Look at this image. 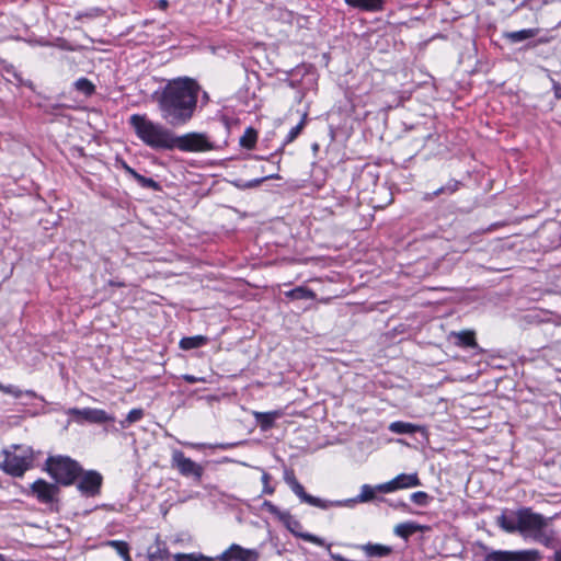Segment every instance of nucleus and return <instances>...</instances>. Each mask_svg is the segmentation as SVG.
I'll return each mask as SVG.
<instances>
[{
    "instance_id": "obj_52",
    "label": "nucleus",
    "mask_w": 561,
    "mask_h": 561,
    "mask_svg": "<svg viewBox=\"0 0 561 561\" xmlns=\"http://www.w3.org/2000/svg\"><path fill=\"white\" fill-rule=\"evenodd\" d=\"M169 7V1L168 0H158L157 2V8L160 9V10H167V8Z\"/></svg>"
},
{
    "instance_id": "obj_54",
    "label": "nucleus",
    "mask_w": 561,
    "mask_h": 561,
    "mask_svg": "<svg viewBox=\"0 0 561 561\" xmlns=\"http://www.w3.org/2000/svg\"><path fill=\"white\" fill-rule=\"evenodd\" d=\"M552 561H561V549L554 551L552 556Z\"/></svg>"
},
{
    "instance_id": "obj_35",
    "label": "nucleus",
    "mask_w": 561,
    "mask_h": 561,
    "mask_svg": "<svg viewBox=\"0 0 561 561\" xmlns=\"http://www.w3.org/2000/svg\"><path fill=\"white\" fill-rule=\"evenodd\" d=\"M75 88L87 96L93 94L95 91L94 84L87 78H79L75 82Z\"/></svg>"
},
{
    "instance_id": "obj_41",
    "label": "nucleus",
    "mask_w": 561,
    "mask_h": 561,
    "mask_svg": "<svg viewBox=\"0 0 561 561\" xmlns=\"http://www.w3.org/2000/svg\"><path fill=\"white\" fill-rule=\"evenodd\" d=\"M261 480H262V483H263V491H262V493L263 494L272 495L275 492V489L270 485L271 476L267 472L263 471Z\"/></svg>"
},
{
    "instance_id": "obj_43",
    "label": "nucleus",
    "mask_w": 561,
    "mask_h": 561,
    "mask_svg": "<svg viewBox=\"0 0 561 561\" xmlns=\"http://www.w3.org/2000/svg\"><path fill=\"white\" fill-rule=\"evenodd\" d=\"M432 138H433V135H432V134H427V135H425V136L421 139L420 144H415L416 152H419L421 149H423V148L425 147L426 142H427L430 139H432Z\"/></svg>"
},
{
    "instance_id": "obj_36",
    "label": "nucleus",
    "mask_w": 561,
    "mask_h": 561,
    "mask_svg": "<svg viewBox=\"0 0 561 561\" xmlns=\"http://www.w3.org/2000/svg\"><path fill=\"white\" fill-rule=\"evenodd\" d=\"M8 449H11L16 456H25L30 459V462H34V453L30 446L26 445H11Z\"/></svg>"
},
{
    "instance_id": "obj_49",
    "label": "nucleus",
    "mask_w": 561,
    "mask_h": 561,
    "mask_svg": "<svg viewBox=\"0 0 561 561\" xmlns=\"http://www.w3.org/2000/svg\"><path fill=\"white\" fill-rule=\"evenodd\" d=\"M505 35H518V36H522V35H534V34H533V30H520V31H515V32L506 33Z\"/></svg>"
},
{
    "instance_id": "obj_29",
    "label": "nucleus",
    "mask_w": 561,
    "mask_h": 561,
    "mask_svg": "<svg viewBox=\"0 0 561 561\" xmlns=\"http://www.w3.org/2000/svg\"><path fill=\"white\" fill-rule=\"evenodd\" d=\"M104 546L114 548L117 554H119L124 561H131V557L129 554V546L126 541L107 540L106 542H104Z\"/></svg>"
},
{
    "instance_id": "obj_31",
    "label": "nucleus",
    "mask_w": 561,
    "mask_h": 561,
    "mask_svg": "<svg viewBox=\"0 0 561 561\" xmlns=\"http://www.w3.org/2000/svg\"><path fill=\"white\" fill-rule=\"evenodd\" d=\"M307 123V113H304L299 123L290 128L287 136L284 139L283 147L293 142L302 131Z\"/></svg>"
},
{
    "instance_id": "obj_2",
    "label": "nucleus",
    "mask_w": 561,
    "mask_h": 561,
    "mask_svg": "<svg viewBox=\"0 0 561 561\" xmlns=\"http://www.w3.org/2000/svg\"><path fill=\"white\" fill-rule=\"evenodd\" d=\"M283 479L289 486L291 492L300 500L301 503L308 504L313 507L327 511L332 507H348L353 508L358 503H368L373 501L386 502L387 500L382 496H377V493H381L377 485L363 484L360 492L355 497L345 500H324L313 496L306 492L304 485L296 478L295 471L291 468H284Z\"/></svg>"
},
{
    "instance_id": "obj_21",
    "label": "nucleus",
    "mask_w": 561,
    "mask_h": 561,
    "mask_svg": "<svg viewBox=\"0 0 561 561\" xmlns=\"http://www.w3.org/2000/svg\"><path fill=\"white\" fill-rule=\"evenodd\" d=\"M460 186H461V182H459L455 179H451L445 185L438 187L434 192L426 193L424 195L423 199L426 202H432L435 197H437L439 195H443V194L451 195V194L456 193L460 188Z\"/></svg>"
},
{
    "instance_id": "obj_34",
    "label": "nucleus",
    "mask_w": 561,
    "mask_h": 561,
    "mask_svg": "<svg viewBox=\"0 0 561 561\" xmlns=\"http://www.w3.org/2000/svg\"><path fill=\"white\" fill-rule=\"evenodd\" d=\"M131 179L135 180L144 188H150L153 191L161 190V185L157 181H154L152 178H146L137 171L131 175Z\"/></svg>"
},
{
    "instance_id": "obj_28",
    "label": "nucleus",
    "mask_w": 561,
    "mask_h": 561,
    "mask_svg": "<svg viewBox=\"0 0 561 561\" xmlns=\"http://www.w3.org/2000/svg\"><path fill=\"white\" fill-rule=\"evenodd\" d=\"M285 296L293 300H308L313 299L316 295L311 289L304 286H298L288 291H285Z\"/></svg>"
},
{
    "instance_id": "obj_18",
    "label": "nucleus",
    "mask_w": 561,
    "mask_h": 561,
    "mask_svg": "<svg viewBox=\"0 0 561 561\" xmlns=\"http://www.w3.org/2000/svg\"><path fill=\"white\" fill-rule=\"evenodd\" d=\"M356 549L362 550L367 558H386L392 553V548L390 546L367 542L364 545H354Z\"/></svg>"
},
{
    "instance_id": "obj_51",
    "label": "nucleus",
    "mask_w": 561,
    "mask_h": 561,
    "mask_svg": "<svg viewBox=\"0 0 561 561\" xmlns=\"http://www.w3.org/2000/svg\"><path fill=\"white\" fill-rule=\"evenodd\" d=\"M504 38L507 41L508 44L513 45V44L522 42L523 39H526L527 37L514 36V37H504Z\"/></svg>"
},
{
    "instance_id": "obj_55",
    "label": "nucleus",
    "mask_w": 561,
    "mask_h": 561,
    "mask_svg": "<svg viewBox=\"0 0 561 561\" xmlns=\"http://www.w3.org/2000/svg\"><path fill=\"white\" fill-rule=\"evenodd\" d=\"M23 394H25L30 398H38L37 393L34 390H25V391H23Z\"/></svg>"
},
{
    "instance_id": "obj_11",
    "label": "nucleus",
    "mask_w": 561,
    "mask_h": 561,
    "mask_svg": "<svg viewBox=\"0 0 561 561\" xmlns=\"http://www.w3.org/2000/svg\"><path fill=\"white\" fill-rule=\"evenodd\" d=\"M279 522L290 531L295 537L300 538L305 541L314 543L320 547H325L330 549L331 543H327L325 540L319 536H316L311 533L302 531L301 523L294 517L290 512L286 511L283 516H279Z\"/></svg>"
},
{
    "instance_id": "obj_15",
    "label": "nucleus",
    "mask_w": 561,
    "mask_h": 561,
    "mask_svg": "<svg viewBox=\"0 0 561 561\" xmlns=\"http://www.w3.org/2000/svg\"><path fill=\"white\" fill-rule=\"evenodd\" d=\"M260 553L255 549H247L232 543L228 549L216 557L218 561H257Z\"/></svg>"
},
{
    "instance_id": "obj_10",
    "label": "nucleus",
    "mask_w": 561,
    "mask_h": 561,
    "mask_svg": "<svg viewBox=\"0 0 561 561\" xmlns=\"http://www.w3.org/2000/svg\"><path fill=\"white\" fill-rule=\"evenodd\" d=\"M66 413L79 424H82L83 422L91 424H103L115 421V417L112 414H108L105 410L95 408H70L66 411Z\"/></svg>"
},
{
    "instance_id": "obj_16",
    "label": "nucleus",
    "mask_w": 561,
    "mask_h": 561,
    "mask_svg": "<svg viewBox=\"0 0 561 561\" xmlns=\"http://www.w3.org/2000/svg\"><path fill=\"white\" fill-rule=\"evenodd\" d=\"M519 508L514 511L504 508L500 516L496 517V525L507 534H514L518 531L519 526Z\"/></svg>"
},
{
    "instance_id": "obj_33",
    "label": "nucleus",
    "mask_w": 561,
    "mask_h": 561,
    "mask_svg": "<svg viewBox=\"0 0 561 561\" xmlns=\"http://www.w3.org/2000/svg\"><path fill=\"white\" fill-rule=\"evenodd\" d=\"M416 428V425L402 421H396L389 425V430L396 434H413Z\"/></svg>"
},
{
    "instance_id": "obj_26",
    "label": "nucleus",
    "mask_w": 561,
    "mask_h": 561,
    "mask_svg": "<svg viewBox=\"0 0 561 561\" xmlns=\"http://www.w3.org/2000/svg\"><path fill=\"white\" fill-rule=\"evenodd\" d=\"M197 50L202 54H210L219 57H226L229 48L226 45H216L214 43H202L197 46Z\"/></svg>"
},
{
    "instance_id": "obj_50",
    "label": "nucleus",
    "mask_w": 561,
    "mask_h": 561,
    "mask_svg": "<svg viewBox=\"0 0 561 561\" xmlns=\"http://www.w3.org/2000/svg\"><path fill=\"white\" fill-rule=\"evenodd\" d=\"M553 92L557 99H561V84L553 81Z\"/></svg>"
},
{
    "instance_id": "obj_39",
    "label": "nucleus",
    "mask_w": 561,
    "mask_h": 561,
    "mask_svg": "<svg viewBox=\"0 0 561 561\" xmlns=\"http://www.w3.org/2000/svg\"><path fill=\"white\" fill-rule=\"evenodd\" d=\"M256 419L263 430L272 427L274 415L272 413H256Z\"/></svg>"
},
{
    "instance_id": "obj_24",
    "label": "nucleus",
    "mask_w": 561,
    "mask_h": 561,
    "mask_svg": "<svg viewBox=\"0 0 561 561\" xmlns=\"http://www.w3.org/2000/svg\"><path fill=\"white\" fill-rule=\"evenodd\" d=\"M0 71L2 72V75L12 76L15 79L18 85H24L31 89L32 91L34 90L33 82L31 80H24L22 76L16 71L13 65L2 61L0 64Z\"/></svg>"
},
{
    "instance_id": "obj_23",
    "label": "nucleus",
    "mask_w": 561,
    "mask_h": 561,
    "mask_svg": "<svg viewBox=\"0 0 561 561\" xmlns=\"http://www.w3.org/2000/svg\"><path fill=\"white\" fill-rule=\"evenodd\" d=\"M465 50L459 54V64L471 62L476 59L478 48L473 37H463Z\"/></svg>"
},
{
    "instance_id": "obj_37",
    "label": "nucleus",
    "mask_w": 561,
    "mask_h": 561,
    "mask_svg": "<svg viewBox=\"0 0 561 561\" xmlns=\"http://www.w3.org/2000/svg\"><path fill=\"white\" fill-rule=\"evenodd\" d=\"M411 501L422 507H425L432 501V496L424 491H417L411 494Z\"/></svg>"
},
{
    "instance_id": "obj_9",
    "label": "nucleus",
    "mask_w": 561,
    "mask_h": 561,
    "mask_svg": "<svg viewBox=\"0 0 561 561\" xmlns=\"http://www.w3.org/2000/svg\"><path fill=\"white\" fill-rule=\"evenodd\" d=\"M1 454L0 469L9 476L21 478L33 466L27 457L16 456L11 449L5 448Z\"/></svg>"
},
{
    "instance_id": "obj_32",
    "label": "nucleus",
    "mask_w": 561,
    "mask_h": 561,
    "mask_svg": "<svg viewBox=\"0 0 561 561\" xmlns=\"http://www.w3.org/2000/svg\"><path fill=\"white\" fill-rule=\"evenodd\" d=\"M257 140V133L254 128L248 127L244 134L240 137V146L245 149H253Z\"/></svg>"
},
{
    "instance_id": "obj_19",
    "label": "nucleus",
    "mask_w": 561,
    "mask_h": 561,
    "mask_svg": "<svg viewBox=\"0 0 561 561\" xmlns=\"http://www.w3.org/2000/svg\"><path fill=\"white\" fill-rule=\"evenodd\" d=\"M24 41L31 46H54L64 50H72V46H70L65 37H55L54 41H46L43 37H23Z\"/></svg>"
},
{
    "instance_id": "obj_47",
    "label": "nucleus",
    "mask_w": 561,
    "mask_h": 561,
    "mask_svg": "<svg viewBox=\"0 0 561 561\" xmlns=\"http://www.w3.org/2000/svg\"><path fill=\"white\" fill-rule=\"evenodd\" d=\"M14 388H15L14 385H3L2 382H0V391L5 394L11 396L13 393Z\"/></svg>"
},
{
    "instance_id": "obj_22",
    "label": "nucleus",
    "mask_w": 561,
    "mask_h": 561,
    "mask_svg": "<svg viewBox=\"0 0 561 561\" xmlns=\"http://www.w3.org/2000/svg\"><path fill=\"white\" fill-rule=\"evenodd\" d=\"M423 528L424 527L422 525H420L415 522H405V523L398 524L394 527L393 533L396 536H398L404 540H408L415 533L422 531Z\"/></svg>"
},
{
    "instance_id": "obj_8",
    "label": "nucleus",
    "mask_w": 561,
    "mask_h": 561,
    "mask_svg": "<svg viewBox=\"0 0 561 561\" xmlns=\"http://www.w3.org/2000/svg\"><path fill=\"white\" fill-rule=\"evenodd\" d=\"M60 488L55 482H47L44 479L35 480L27 491L28 496L35 497L38 503L53 506L58 502Z\"/></svg>"
},
{
    "instance_id": "obj_5",
    "label": "nucleus",
    "mask_w": 561,
    "mask_h": 561,
    "mask_svg": "<svg viewBox=\"0 0 561 561\" xmlns=\"http://www.w3.org/2000/svg\"><path fill=\"white\" fill-rule=\"evenodd\" d=\"M50 478L59 486L72 485L82 473L80 463L68 456H49L44 463V468Z\"/></svg>"
},
{
    "instance_id": "obj_46",
    "label": "nucleus",
    "mask_w": 561,
    "mask_h": 561,
    "mask_svg": "<svg viewBox=\"0 0 561 561\" xmlns=\"http://www.w3.org/2000/svg\"><path fill=\"white\" fill-rule=\"evenodd\" d=\"M389 503L390 506H392L393 508H401L403 511H407L409 508V505L403 502V501H398V502H391V501H387Z\"/></svg>"
},
{
    "instance_id": "obj_58",
    "label": "nucleus",
    "mask_w": 561,
    "mask_h": 561,
    "mask_svg": "<svg viewBox=\"0 0 561 561\" xmlns=\"http://www.w3.org/2000/svg\"><path fill=\"white\" fill-rule=\"evenodd\" d=\"M0 561H5V557L0 553Z\"/></svg>"
},
{
    "instance_id": "obj_12",
    "label": "nucleus",
    "mask_w": 561,
    "mask_h": 561,
    "mask_svg": "<svg viewBox=\"0 0 561 561\" xmlns=\"http://www.w3.org/2000/svg\"><path fill=\"white\" fill-rule=\"evenodd\" d=\"M172 467L185 478H192L194 481L199 482L204 474V467L193 461L191 458L185 457L181 450H174L172 454Z\"/></svg>"
},
{
    "instance_id": "obj_53",
    "label": "nucleus",
    "mask_w": 561,
    "mask_h": 561,
    "mask_svg": "<svg viewBox=\"0 0 561 561\" xmlns=\"http://www.w3.org/2000/svg\"><path fill=\"white\" fill-rule=\"evenodd\" d=\"M11 396L16 398V399L21 398L23 396V391L15 386V388L13 390V393Z\"/></svg>"
},
{
    "instance_id": "obj_30",
    "label": "nucleus",
    "mask_w": 561,
    "mask_h": 561,
    "mask_svg": "<svg viewBox=\"0 0 561 561\" xmlns=\"http://www.w3.org/2000/svg\"><path fill=\"white\" fill-rule=\"evenodd\" d=\"M145 415V411L141 408H136L130 410L124 420L119 421V426L122 430L127 428L131 424L139 422Z\"/></svg>"
},
{
    "instance_id": "obj_48",
    "label": "nucleus",
    "mask_w": 561,
    "mask_h": 561,
    "mask_svg": "<svg viewBox=\"0 0 561 561\" xmlns=\"http://www.w3.org/2000/svg\"><path fill=\"white\" fill-rule=\"evenodd\" d=\"M188 446H191L192 448L194 449H203V448H211L213 449V444H207V443H191L188 444Z\"/></svg>"
},
{
    "instance_id": "obj_40",
    "label": "nucleus",
    "mask_w": 561,
    "mask_h": 561,
    "mask_svg": "<svg viewBox=\"0 0 561 561\" xmlns=\"http://www.w3.org/2000/svg\"><path fill=\"white\" fill-rule=\"evenodd\" d=\"M263 508L266 512H268L270 514H272L274 517H276L278 520H279V516H283V514L286 512V511H282L278 506H276L271 501H264Z\"/></svg>"
},
{
    "instance_id": "obj_4",
    "label": "nucleus",
    "mask_w": 561,
    "mask_h": 561,
    "mask_svg": "<svg viewBox=\"0 0 561 561\" xmlns=\"http://www.w3.org/2000/svg\"><path fill=\"white\" fill-rule=\"evenodd\" d=\"M518 531L524 538H530L534 541L552 548L556 541V531L549 528L552 517H546L536 513L531 507L523 506L519 508Z\"/></svg>"
},
{
    "instance_id": "obj_38",
    "label": "nucleus",
    "mask_w": 561,
    "mask_h": 561,
    "mask_svg": "<svg viewBox=\"0 0 561 561\" xmlns=\"http://www.w3.org/2000/svg\"><path fill=\"white\" fill-rule=\"evenodd\" d=\"M176 561H216L215 558H208L203 554H185V553H179L175 556Z\"/></svg>"
},
{
    "instance_id": "obj_17",
    "label": "nucleus",
    "mask_w": 561,
    "mask_h": 561,
    "mask_svg": "<svg viewBox=\"0 0 561 561\" xmlns=\"http://www.w3.org/2000/svg\"><path fill=\"white\" fill-rule=\"evenodd\" d=\"M451 336L454 337L455 345L458 347L472 348L477 353L483 352L476 341L474 331L463 330L460 332H451Z\"/></svg>"
},
{
    "instance_id": "obj_6",
    "label": "nucleus",
    "mask_w": 561,
    "mask_h": 561,
    "mask_svg": "<svg viewBox=\"0 0 561 561\" xmlns=\"http://www.w3.org/2000/svg\"><path fill=\"white\" fill-rule=\"evenodd\" d=\"M481 550L485 552L482 561H540L542 556L539 550H492L485 543L478 542Z\"/></svg>"
},
{
    "instance_id": "obj_1",
    "label": "nucleus",
    "mask_w": 561,
    "mask_h": 561,
    "mask_svg": "<svg viewBox=\"0 0 561 561\" xmlns=\"http://www.w3.org/2000/svg\"><path fill=\"white\" fill-rule=\"evenodd\" d=\"M199 90L198 83L188 77L169 81L153 94L161 118L172 127L188 123L197 107Z\"/></svg>"
},
{
    "instance_id": "obj_44",
    "label": "nucleus",
    "mask_w": 561,
    "mask_h": 561,
    "mask_svg": "<svg viewBox=\"0 0 561 561\" xmlns=\"http://www.w3.org/2000/svg\"><path fill=\"white\" fill-rule=\"evenodd\" d=\"M118 163L121 164V168L126 172V174H128L130 178L133 174H135L136 170L128 165L124 160H119Z\"/></svg>"
},
{
    "instance_id": "obj_57",
    "label": "nucleus",
    "mask_w": 561,
    "mask_h": 561,
    "mask_svg": "<svg viewBox=\"0 0 561 561\" xmlns=\"http://www.w3.org/2000/svg\"><path fill=\"white\" fill-rule=\"evenodd\" d=\"M106 431L118 432L119 430L115 426H112L111 428H106Z\"/></svg>"
},
{
    "instance_id": "obj_14",
    "label": "nucleus",
    "mask_w": 561,
    "mask_h": 561,
    "mask_svg": "<svg viewBox=\"0 0 561 561\" xmlns=\"http://www.w3.org/2000/svg\"><path fill=\"white\" fill-rule=\"evenodd\" d=\"M421 484V480L416 472L400 473L392 480L378 484V489L381 493H391L400 489L420 486Z\"/></svg>"
},
{
    "instance_id": "obj_25",
    "label": "nucleus",
    "mask_w": 561,
    "mask_h": 561,
    "mask_svg": "<svg viewBox=\"0 0 561 561\" xmlns=\"http://www.w3.org/2000/svg\"><path fill=\"white\" fill-rule=\"evenodd\" d=\"M208 343V337L205 335L185 336L181 339L179 345L182 350L188 351L205 346Z\"/></svg>"
},
{
    "instance_id": "obj_13",
    "label": "nucleus",
    "mask_w": 561,
    "mask_h": 561,
    "mask_svg": "<svg viewBox=\"0 0 561 561\" xmlns=\"http://www.w3.org/2000/svg\"><path fill=\"white\" fill-rule=\"evenodd\" d=\"M103 477L95 470L84 471L77 480V489L85 497H94L101 493Z\"/></svg>"
},
{
    "instance_id": "obj_45",
    "label": "nucleus",
    "mask_w": 561,
    "mask_h": 561,
    "mask_svg": "<svg viewBox=\"0 0 561 561\" xmlns=\"http://www.w3.org/2000/svg\"><path fill=\"white\" fill-rule=\"evenodd\" d=\"M183 380L186 381L187 383H196V382H199V381H204L203 378H198V377H195L193 375H183L182 376Z\"/></svg>"
},
{
    "instance_id": "obj_3",
    "label": "nucleus",
    "mask_w": 561,
    "mask_h": 561,
    "mask_svg": "<svg viewBox=\"0 0 561 561\" xmlns=\"http://www.w3.org/2000/svg\"><path fill=\"white\" fill-rule=\"evenodd\" d=\"M129 124L136 136L153 150H173L175 134L160 123L149 119L146 115L133 114Z\"/></svg>"
},
{
    "instance_id": "obj_27",
    "label": "nucleus",
    "mask_w": 561,
    "mask_h": 561,
    "mask_svg": "<svg viewBox=\"0 0 561 561\" xmlns=\"http://www.w3.org/2000/svg\"><path fill=\"white\" fill-rule=\"evenodd\" d=\"M270 179H278V175L271 174V175H266V176H262V178H257V179H253V180H249V181H245L242 179H237V180L232 181V184L234 187H237L239 190H249V188H254V187L260 186L263 182H265L266 180H270Z\"/></svg>"
},
{
    "instance_id": "obj_42",
    "label": "nucleus",
    "mask_w": 561,
    "mask_h": 561,
    "mask_svg": "<svg viewBox=\"0 0 561 561\" xmlns=\"http://www.w3.org/2000/svg\"><path fill=\"white\" fill-rule=\"evenodd\" d=\"M242 443L241 442H234V443H217V444H213V449H221V450H227V449H232L239 445H241Z\"/></svg>"
},
{
    "instance_id": "obj_7",
    "label": "nucleus",
    "mask_w": 561,
    "mask_h": 561,
    "mask_svg": "<svg viewBox=\"0 0 561 561\" xmlns=\"http://www.w3.org/2000/svg\"><path fill=\"white\" fill-rule=\"evenodd\" d=\"M216 146L209 140L206 134L187 133L182 136L175 135L173 150L179 149L184 152H205L214 150Z\"/></svg>"
},
{
    "instance_id": "obj_56",
    "label": "nucleus",
    "mask_w": 561,
    "mask_h": 561,
    "mask_svg": "<svg viewBox=\"0 0 561 561\" xmlns=\"http://www.w3.org/2000/svg\"><path fill=\"white\" fill-rule=\"evenodd\" d=\"M550 37H541L539 43H548Z\"/></svg>"
},
{
    "instance_id": "obj_20",
    "label": "nucleus",
    "mask_w": 561,
    "mask_h": 561,
    "mask_svg": "<svg viewBox=\"0 0 561 561\" xmlns=\"http://www.w3.org/2000/svg\"><path fill=\"white\" fill-rule=\"evenodd\" d=\"M344 2L351 8L367 12L381 11L385 5V0H344Z\"/></svg>"
}]
</instances>
